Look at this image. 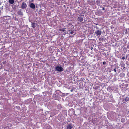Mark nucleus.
Segmentation results:
<instances>
[{
	"label": "nucleus",
	"instance_id": "6ab92c4d",
	"mask_svg": "<svg viewBox=\"0 0 129 129\" xmlns=\"http://www.w3.org/2000/svg\"><path fill=\"white\" fill-rule=\"evenodd\" d=\"M122 59L123 60L125 59V58L124 57H122Z\"/></svg>",
	"mask_w": 129,
	"mask_h": 129
},
{
	"label": "nucleus",
	"instance_id": "0eeeda50",
	"mask_svg": "<svg viewBox=\"0 0 129 129\" xmlns=\"http://www.w3.org/2000/svg\"><path fill=\"white\" fill-rule=\"evenodd\" d=\"M73 127V125L71 124H68L67 127V129H71Z\"/></svg>",
	"mask_w": 129,
	"mask_h": 129
},
{
	"label": "nucleus",
	"instance_id": "f8f14e48",
	"mask_svg": "<svg viewBox=\"0 0 129 129\" xmlns=\"http://www.w3.org/2000/svg\"><path fill=\"white\" fill-rule=\"evenodd\" d=\"M59 30L60 31H62L63 32H64V31H65V29L64 28H61V29H59Z\"/></svg>",
	"mask_w": 129,
	"mask_h": 129
},
{
	"label": "nucleus",
	"instance_id": "ddd939ff",
	"mask_svg": "<svg viewBox=\"0 0 129 129\" xmlns=\"http://www.w3.org/2000/svg\"><path fill=\"white\" fill-rule=\"evenodd\" d=\"M125 100L126 101V102L128 101L129 100V98L127 97H126L125 99Z\"/></svg>",
	"mask_w": 129,
	"mask_h": 129
},
{
	"label": "nucleus",
	"instance_id": "423d86ee",
	"mask_svg": "<svg viewBox=\"0 0 129 129\" xmlns=\"http://www.w3.org/2000/svg\"><path fill=\"white\" fill-rule=\"evenodd\" d=\"M58 111L57 110H54L51 112V114L53 115H54L56 114L57 113Z\"/></svg>",
	"mask_w": 129,
	"mask_h": 129
},
{
	"label": "nucleus",
	"instance_id": "2eb2a0df",
	"mask_svg": "<svg viewBox=\"0 0 129 129\" xmlns=\"http://www.w3.org/2000/svg\"><path fill=\"white\" fill-rule=\"evenodd\" d=\"M115 79H113V80L115 81L117 79V77L115 75Z\"/></svg>",
	"mask_w": 129,
	"mask_h": 129
},
{
	"label": "nucleus",
	"instance_id": "393cba45",
	"mask_svg": "<svg viewBox=\"0 0 129 129\" xmlns=\"http://www.w3.org/2000/svg\"><path fill=\"white\" fill-rule=\"evenodd\" d=\"M72 91H73V90H71V92Z\"/></svg>",
	"mask_w": 129,
	"mask_h": 129
},
{
	"label": "nucleus",
	"instance_id": "9b49d317",
	"mask_svg": "<svg viewBox=\"0 0 129 129\" xmlns=\"http://www.w3.org/2000/svg\"><path fill=\"white\" fill-rule=\"evenodd\" d=\"M9 2L11 4H13L14 3V0H9Z\"/></svg>",
	"mask_w": 129,
	"mask_h": 129
},
{
	"label": "nucleus",
	"instance_id": "a878e982",
	"mask_svg": "<svg viewBox=\"0 0 129 129\" xmlns=\"http://www.w3.org/2000/svg\"><path fill=\"white\" fill-rule=\"evenodd\" d=\"M116 76H117V74H116Z\"/></svg>",
	"mask_w": 129,
	"mask_h": 129
},
{
	"label": "nucleus",
	"instance_id": "a211bd4d",
	"mask_svg": "<svg viewBox=\"0 0 129 129\" xmlns=\"http://www.w3.org/2000/svg\"><path fill=\"white\" fill-rule=\"evenodd\" d=\"M106 64V62L105 61H104L103 62V65H105Z\"/></svg>",
	"mask_w": 129,
	"mask_h": 129
},
{
	"label": "nucleus",
	"instance_id": "f3484780",
	"mask_svg": "<svg viewBox=\"0 0 129 129\" xmlns=\"http://www.w3.org/2000/svg\"><path fill=\"white\" fill-rule=\"evenodd\" d=\"M122 101H123V103H125L126 102V101L125 100V99H122Z\"/></svg>",
	"mask_w": 129,
	"mask_h": 129
},
{
	"label": "nucleus",
	"instance_id": "9d476101",
	"mask_svg": "<svg viewBox=\"0 0 129 129\" xmlns=\"http://www.w3.org/2000/svg\"><path fill=\"white\" fill-rule=\"evenodd\" d=\"M72 30V29H68L67 31L69 32V34H72L74 33V31Z\"/></svg>",
	"mask_w": 129,
	"mask_h": 129
},
{
	"label": "nucleus",
	"instance_id": "39448f33",
	"mask_svg": "<svg viewBox=\"0 0 129 129\" xmlns=\"http://www.w3.org/2000/svg\"><path fill=\"white\" fill-rule=\"evenodd\" d=\"M95 34L96 36H100L102 33L101 31L100 30H98L95 33Z\"/></svg>",
	"mask_w": 129,
	"mask_h": 129
},
{
	"label": "nucleus",
	"instance_id": "4468645a",
	"mask_svg": "<svg viewBox=\"0 0 129 129\" xmlns=\"http://www.w3.org/2000/svg\"><path fill=\"white\" fill-rule=\"evenodd\" d=\"M35 24L34 23H33L32 24V27L33 28H34L35 27Z\"/></svg>",
	"mask_w": 129,
	"mask_h": 129
},
{
	"label": "nucleus",
	"instance_id": "7ed1b4c3",
	"mask_svg": "<svg viewBox=\"0 0 129 129\" xmlns=\"http://www.w3.org/2000/svg\"><path fill=\"white\" fill-rule=\"evenodd\" d=\"M77 20L79 22H81L83 20V18L81 16L78 17Z\"/></svg>",
	"mask_w": 129,
	"mask_h": 129
},
{
	"label": "nucleus",
	"instance_id": "4be33fe9",
	"mask_svg": "<svg viewBox=\"0 0 129 129\" xmlns=\"http://www.w3.org/2000/svg\"><path fill=\"white\" fill-rule=\"evenodd\" d=\"M93 49V47H91V50H92Z\"/></svg>",
	"mask_w": 129,
	"mask_h": 129
},
{
	"label": "nucleus",
	"instance_id": "6e6552de",
	"mask_svg": "<svg viewBox=\"0 0 129 129\" xmlns=\"http://www.w3.org/2000/svg\"><path fill=\"white\" fill-rule=\"evenodd\" d=\"M30 7L33 9H34L35 8V5L33 3L30 4Z\"/></svg>",
	"mask_w": 129,
	"mask_h": 129
},
{
	"label": "nucleus",
	"instance_id": "20e7f679",
	"mask_svg": "<svg viewBox=\"0 0 129 129\" xmlns=\"http://www.w3.org/2000/svg\"><path fill=\"white\" fill-rule=\"evenodd\" d=\"M27 7V5L26 3L23 2L22 4L21 8L22 9H24Z\"/></svg>",
	"mask_w": 129,
	"mask_h": 129
},
{
	"label": "nucleus",
	"instance_id": "f03ea898",
	"mask_svg": "<svg viewBox=\"0 0 129 129\" xmlns=\"http://www.w3.org/2000/svg\"><path fill=\"white\" fill-rule=\"evenodd\" d=\"M67 28L68 29H72L73 26L72 24L70 23H68L67 25Z\"/></svg>",
	"mask_w": 129,
	"mask_h": 129
},
{
	"label": "nucleus",
	"instance_id": "1a4fd4ad",
	"mask_svg": "<svg viewBox=\"0 0 129 129\" xmlns=\"http://www.w3.org/2000/svg\"><path fill=\"white\" fill-rule=\"evenodd\" d=\"M17 13L18 15H23V12L21 11V10L17 12Z\"/></svg>",
	"mask_w": 129,
	"mask_h": 129
},
{
	"label": "nucleus",
	"instance_id": "5701e85b",
	"mask_svg": "<svg viewBox=\"0 0 129 129\" xmlns=\"http://www.w3.org/2000/svg\"><path fill=\"white\" fill-rule=\"evenodd\" d=\"M102 12H101V13H100V15H102Z\"/></svg>",
	"mask_w": 129,
	"mask_h": 129
},
{
	"label": "nucleus",
	"instance_id": "dca6fc26",
	"mask_svg": "<svg viewBox=\"0 0 129 129\" xmlns=\"http://www.w3.org/2000/svg\"><path fill=\"white\" fill-rule=\"evenodd\" d=\"M121 75L123 77H124V76L125 74L124 73H122L121 74Z\"/></svg>",
	"mask_w": 129,
	"mask_h": 129
},
{
	"label": "nucleus",
	"instance_id": "b1692460",
	"mask_svg": "<svg viewBox=\"0 0 129 129\" xmlns=\"http://www.w3.org/2000/svg\"><path fill=\"white\" fill-rule=\"evenodd\" d=\"M92 2H95V1H92Z\"/></svg>",
	"mask_w": 129,
	"mask_h": 129
},
{
	"label": "nucleus",
	"instance_id": "aec40b11",
	"mask_svg": "<svg viewBox=\"0 0 129 129\" xmlns=\"http://www.w3.org/2000/svg\"><path fill=\"white\" fill-rule=\"evenodd\" d=\"M113 70L115 72H116V69H114V70Z\"/></svg>",
	"mask_w": 129,
	"mask_h": 129
},
{
	"label": "nucleus",
	"instance_id": "412c9836",
	"mask_svg": "<svg viewBox=\"0 0 129 129\" xmlns=\"http://www.w3.org/2000/svg\"><path fill=\"white\" fill-rule=\"evenodd\" d=\"M102 10H105V8L104 7H103L102 8Z\"/></svg>",
	"mask_w": 129,
	"mask_h": 129
},
{
	"label": "nucleus",
	"instance_id": "f257e3e1",
	"mask_svg": "<svg viewBox=\"0 0 129 129\" xmlns=\"http://www.w3.org/2000/svg\"><path fill=\"white\" fill-rule=\"evenodd\" d=\"M55 69L56 70L59 72H61L63 70V68L61 67L58 66H57L55 67Z\"/></svg>",
	"mask_w": 129,
	"mask_h": 129
}]
</instances>
